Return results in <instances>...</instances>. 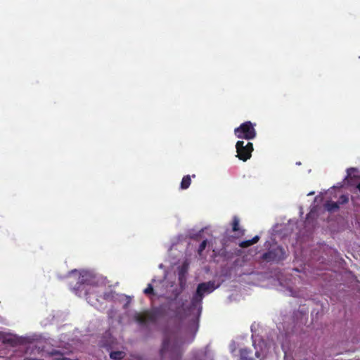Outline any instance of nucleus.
<instances>
[{
    "label": "nucleus",
    "mask_w": 360,
    "mask_h": 360,
    "mask_svg": "<svg viewBox=\"0 0 360 360\" xmlns=\"http://www.w3.org/2000/svg\"><path fill=\"white\" fill-rule=\"evenodd\" d=\"M143 292L146 295H154L155 292L153 285L150 283L148 284L146 288L144 289Z\"/></svg>",
    "instance_id": "2eb2a0df"
},
{
    "label": "nucleus",
    "mask_w": 360,
    "mask_h": 360,
    "mask_svg": "<svg viewBox=\"0 0 360 360\" xmlns=\"http://www.w3.org/2000/svg\"><path fill=\"white\" fill-rule=\"evenodd\" d=\"M207 245V240H204L202 241V243L200 244L198 250V255H202V253L204 251V250L205 249Z\"/></svg>",
    "instance_id": "dca6fc26"
},
{
    "label": "nucleus",
    "mask_w": 360,
    "mask_h": 360,
    "mask_svg": "<svg viewBox=\"0 0 360 360\" xmlns=\"http://www.w3.org/2000/svg\"><path fill=\"white\" fill-rule=\"evenodd\" d=\"M191 184V176L186 175L183 177V179L181 180V182L180 184V188L183 190H186L190 186Z\"/></svg>",
    "instance_id": "9b49d317"
},
{
    "label": "nucleus",
    "mask_w": 360,
    "mask_h": 360,
    "mask_svg": "<svg viewBox=\"0 0 360 360\" xmlns=\"http://www.w3.org/2000/svg\"><path fill=\"white\" fill-rule=\"evenodd\" d=\"M125 356V353L122 351H113L110 353V357L115 360H121Z\"/></svg>",
    "instance_id": "ddd939ff"
},
{
    "label": "nucleus",
    "mask_w": 360,
    "mask_h": 360,
    "mask_svg": "<svg viewBox=\"0 0 360 360\" xmlns=\"http://www.w3.org/2000/svg\"><path fill=\"white\" fill-rule=\"evenodd\" d=\"M176 316L180 317L179 313L178 311H175Z\"/></svg>",
    "instance_id": "412c9836"
},
{
    "label": "nucleus",
    "mask_w": 360,
    "mask_h": 360,
    "mask_svg": "<svg viewBox=\"0 0 360 360\" xmlns=\"http://www.w3.org/2000/svg\"><path fill=\"white\" fill-rule=\"evenodd\" d=\"M51 355L55 359L56 357H60V358H63V354L62 352H60V351L58 350H53L51 352Z\"/></svg>",
    "instance_id": "f3484780"
},
{
    "label": "nucleus",
    "mask_w": 360,
    "mask_h": 360,
    "mask_svg": "<svg viewBox=\"0 0 360 360\" xmlns=\"http://www.w3.org/2000/svg\"><path fill=\"white\" fill-rule=\"evenodd\" d=\"M325 208L330 212H335L340 208V206L337 202L327 201L325 203Z\"/></svg>",
    "instance_id": "9d476101"
},
{
    "label": "nucleus",
    "mask_w": 360,
    "mask_h": 360,
    "mask_svg": "<svg viewBox=\"0 0 360 360\" xmlns=\"http://www.w3.org/2000/svg\"><path fill=\"white\" fill-rule=\"evenodd\" d=\"M232 230L234 232H238L240 236L245 234V230L239 228V219L236 216L233 218Z\"/></svg>",
    "instance_id": "6e6552de"
},
{
    "label": "nucleus",
    "mask_w": 360,
    "mask_h": 360,
    "mask_svg": "<svg viewBox=\"0 0 360 360\" xmlns=\"http://www.w3.org/2000/svg\"><path fill=\"white\" fill-rule=\"evenodd\" d=\"M286 254L283 248L277 246L274 248L269 250L268 252L262 255V258L268 262H279L285 259Z\"/></svg>",
    "instance_id": "423d86ee"
},
{
    "label": "nucleus",
    "mask_w": 360,
    "mask_h": 360,
    "mask_svg": "<svg viewBox=\"0 0 360 360\" xmlns=\"http://www.w3.org/2000/svg\"><path fill=\"white\" fill-rule=\"evenodd\" d=\"M217 288V286L215 285L214 281L203 282L198 284L196 292L191 299V307L192 309H198L200 312L205 295L212 292Z\"/></svg>",
    "instance_id": "f257e3e1"
},
{
    "label": "nucleus",
    "mask_w": 360,
    "mask_h": 360,
    "mask_svg": "<svg viewBox=\"0 0 360 360\" xmlns=\"http://www.w3.org/2000/svg\"><path fill=\"white\" fill-rule=\"evenodd\" d=\"M237 155L236 157L243 162L249 160L253 151V144L250 142L246 143L243 141H238L236 144Z\"/></svg>",
    "instance_id": "39448f33"
},
{
    "label": "nucleus",
    "mask_w": 360,
    "mask_h": 360,
    "mask_svg": "<svg viewBox=\"0 0 360 360\" xmlns=\"http://www.w3.org/2000/svg\"><path fill=\"white\" fill-rule=\"evenodd\" d=\"M349 202V197L347 195H342L338 198L337 202L339 206L341 205L347 204Z\"/></svg>",
    "instance_id": "4468645a"
},
{
    "label": "nucleus",
    "mask_w": 360,
    "mask_h": 360,
    "mask_svg": "<svg viewBox=\"0 0 360 360\" xmlns=\"http://www.w3.org/2000/svg\"><path fill=\"white\" fill-rule=\"evenodd\" d=\"M4 342L11 344L13 346L16 344V341L13 338H7Z\"/></svg>",
    "instance_id": "6ab92c4d"
},
{
    "label": "nucleus",
    "mask_w": 360,
    "mask_h": 360,
    "mask_svg": "<svg viewBox=\"0 0 360 360\" xmlns=\"http://www.w3.org/2000/svg\"><path fill=\"white\" fill-rule=\"evenodd\" d=\"M55 360H72V359H70V358H68V357L63 356V358L56 357Z\"/></svg>",
    "instance_id": "aec40b11"
},
{
    "label": "nucleus",
    "mask_w": 360,
    "mask_h": 360,
    "mask_svg": "<svg viewBox=\"0 0 360 360\" xmlns=\"http://www.w3.org/2000/svg\"><path fill=\"white\" fill-rule=\"evenodd\" d=\"M259 240V236H255L251 240H243L239 243V246L242 248H248Z\"/></svg>",
    "instance_id": "1a4fd4ad"
},
{
    "label": "nucleus",
    "mask_w": 360,
    "mask_h": 360,
    "mask_svg": "<svg viewBox=\"0 0 360 360\" xmlns=\"http://www.w3.org/2000/svg\"><path fill=\"white\" fill-rule=\"evenodd\" d=\"M234 134L238 139L251 140L256 137L257 132L253 124L250 121L242 123L234 129Z\"/></svg>",
    "instance_id": "7ed1b4c3"
},
{
    "label": "nucleus",
    "mask_w": 360,
    "mask_h": 360,
    "mask_svg": "<svg viewBox=\"0 0 360 360\" xmlns=\"http://www.w3.org/2000/svg\"><path fill=\"white\" fill-rule=\"evenodd\" d=\"M77 284L78 286L74 288L75 293L79 297L84 295L86 300L90 302L91 297L96 293L94 288L83 283L82 281H79Z\"/></svg>",
    "instance_id": "0eeeda50"
},
{
    "label": "nucleus",
    "mask_w": 360,
    "mask_h": 360,
    "mask_svg": "<svg viewBox=\"0 0 360 360\" xmlns=\"http://www.w3.org/2000/svg\"><path fill=\"white\" fill-rule=\"evenodd\" d=\"M169 354V357L172 359H179L181 356V351L180 347L177 345H171L169 340L167 337H165L162 348L160 349V354L162 358H165L167 354Z\"/></svg>",
    "instance_id": "20e7f679"
},
{
    "label": "nucleus",
    "mask_w": 360,
    "mask_h": 360,
    "mask_svg": "<svg viewBox=\"0 0 360 360\" xmlns=\"http://www.w3.org/2000/svg\"><path fill=\"white\" fill-rule=\"evenodd\" d=\"M164 314L161 307H154L143 313H136L134 315V319L141 325H146L148 323H155L160 317L164 316Z\"/></svg>",
    "instance_id": "f03ea898"
},
{
    "label": "nucleus",
    "mask_w": 360,
    "mask_h": 360,
    "mask_svg": "<svg viewBox=\"0 0 360 360\" xmlns=\"http://www.w3.org/2000/svg\"><path fill=\"white\" fill-rule=\"evenodd\" d=\"M251 351L248 349H241L240 350V358L243 360H252V356L251 354Z\"/></svg>",
    "instance_id": "f8f14e48"
},
{
    "label": "nucleus",
    "mask_w": 360,
    "mask_h": 360,
    "mask_svg": "<svg viewBox=\"0 0 360 360\" xmlns=\"http://www.w3.org/2000/svg\"><path fill=\"white\" fill-rule=\"evenodd\" d=\"M356 169L355 168H353V167L348 169L347 171V176L346 179L351 177L352 175V173L356 172Z\"/></svg>",
    "instance_id": "a211bd4d"
}]
</instances>
